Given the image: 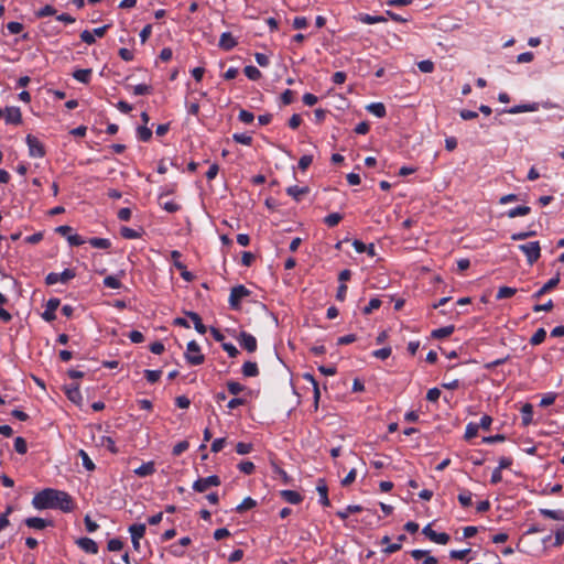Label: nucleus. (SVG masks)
I'll use <instances>...</instances> for the list:
<instances>
[{"instance_id": "f257e3e1", "label": "nucleus", "mask_w": 564, "mask_h": 564, "mask_svg": "<svg viewBox=\"0 0 564 564\" xmlns=\"http://www.w3.org/2000/svg\"><path fill=\"white\" fill-rule=\"evenodd\" d=\"M35 509H59L63 512H70L74 510V501L70 495L65 491L46 488L37 492L32 500Z\"/></svg>"}, {"instance_id": "f03ea898", "label": "nucleus", "mask_w": 564, "mask_h": 564, "mask_svg": "<svg viewBox=\"0 0 564 564\" xmlns=\"http://www.w3.org/2000/svg\"><path fill=\"white\" fill-rule=\"evenodd\" d=\"M185 359L192 366H198L205 361V356L200 352V347L195 340L187 344Z\"/></svg>"}, {"instance_id": "7ed1b4c3", "label": "nucleus", "mask_w": 564, "mask_h": 564, "mask_svg": "<svg viewBox=\"0 0 564 564\" xmlns=\"http://www.w3.org/2000/svg\"><path fill=\"white\" fill-rule=\"evenodd\" d=\"M519 249L525 254L527 261L530 265L535 263L541 256V247L539 241H531L524 245H520Z\"/></svg>"}, {"instance_id": "20e7f679", "label": "nucleus", "mask_w": 564, "mask_h": 564, "mask_svg": "<svg viewBox=\"0 0 564 564\" xmlns=\"http://www.w3.org/2000/svg\"><path fill=\"white\" fill-rule=\"evenodd\" d=\"M250 295V291L243 285L234 286L230 291L229 295V305L234 310H238L240 307V302L243 297Z\"/></svg>"}, {"instance_id": "39448f33", "label": "nucleus", "mask_w": 564, "mask_h": 564, "mask_svg": "<svg viewBox=\"0 0 564 564\" xmlns=\"http://www.w3.org/2000/svg\"><path fill=\"white\" fill-rule=\"evenodd\" d=\"M75 275H76V273H75L74 270L65 269L61 273H56V272L48 273L46 275V278H45V282H46L47 285H53V284H56L58 282L66 283L69 280L74 279Z\"/></svg>"}, {"instance_id": "423d86ee", "label": "nucleus", "mask_w": 564, "mask_h": 564, "mask_svg": "<svg viewBox=\"0 0 564 564\" xmlns=\"http://www.w3.org/2000/svg\"><path fill=\"white\" fill-rule=\"evenodd\" d=\"M25 141L29 148L30 156L43 158L45 155L44 145L36 137L28 134Z\"/></svg>"}, {"instance_id": "0eeeda50", "label": "nucleus", "mask_w": 564, "mask_h": 564, "mask_svg": "<svg viewBox=\"0 0 564 564\" xmlns=\"http://www.w3.org/2000/svg\"><path fill=\"white\" fill-rule=\"evenodd\" d=\"M220 485V478L216 475H212V476H208V477H205V478H198L194 484H193V489L197 492H204L206 491L209 487H217Z\"/></svg>"}, {"instance_id": "6e6552de", "label": "nucleus", "mask_w": 564, "mask_h": 564, "mask_svg": "<svg viewBox=\"0 0 564 564\" xmlns=\"http://www.w3.org/2000/svg\"><path fill=\"white\" fill-rule=\"evenodd\" d=\"M422 533L432 542L445 545L449 542V535L445 532L437 533L434 531L431 527V524H427L423 528Z\"/></svg>"}, {"instance_id": "1a4fd4ad", "label": "nucleus", "mask_w": 564, "mask_h": 564, "mask_svg": "<svg viewBox=\"0 0 564 564\" xmlns=\"http://www.w3.org/2000/svg\"><path fill=\"white\" fill-rule=\"evenodd\" d=\"M61 302L56 297H52L46 302L45 310L42 313V318L46 322H53L56 318L55 311L58 308Z\"/></svg>"}, {"instance_id": "9d476101", "label": "nucleus", "mask_w": 564, "mask_h": 564, "mask_svg": "<svg viewBox=\"0 0 564 564\" xmlns=\"http://www.w3.org/2000/svg\"><path fill=\"white\" fill-rule=\"evenodd\" d=\"M238 341L240 346L249 352H253L257 349L256 337L247 332H241L239 334Z\"/></svg>"}, {"instance_id": "9b49d317", "label": "nucleus", "mask_w": 564, "mask_h": 564, "mask_svg": "<svg viewBox=\"0 0 564 564\" xmlns=\"http://www.w3.org/2000/svg\"><path fill=\"white\" fill-rule=\"evenodd\" d=\"M145 529H147L145 524H143V523L132 524L129 527V532L131 534L132 544H133V547L137 550L139 549L140 539H142L145 533Z\"/></svg>"}, {"instance_id": "f8f14e48", "label": "nucleus", "mask_w": 564, "mask_h": 564, "mask_svg": "<svg viewBox=\"0 0 564 564\" xmlns=\"http://www.w3.org/2000/svg\"><path fill=\"white\" fill-rule=\"evenodd\" d=\"M218 45L224 51H231L237 45V41L230 32H224L220 35Z\"/></svg>"}, {"instance_id": "ddd939ff", "label": "nucleus", "mask_w": 564, "mask_h": 564, "mask_svg": "<svg viewBox=\"0 0 564 564\" xmlns=\"http://www.w3.org/2000/svg\"><path fill=\"white\" fill-rule=\"evenodd\" d=\"M77 545L83 551H85L86 553H89V554H97L98 553V545H97V543L94 540L89 539V538H80L77 541Z\"/></svg>"}, {"instance_id": "4468645a", "label": "nucleus", "mask_w": 564, "mask_h": 564, "mask_svg": "<svg viewBox=\"0 0 564 564\" xmlns=\"http://www.w3.org/2000/svg\"><path fill=\"white\" fill-rule=\"evenodd\" d=\"M560 283V274H556L554 278L550 279L539 291H536L532 297L534 300H539L543 294L556 288Z\"/></svg>"}, {"instance_id": "2eb2a0df", "label": "nucleus", "mask_w": 564, "mask_h": 564, "mask_svg": "<svg viewBox=\"0 0 564 564\" xmlns=\"http://www.w3.org/2000/svg\"><path fill=\"white\" fill-rule=\"evenodd\" d=\"M4 118L7 123L19 124L22 120L21 111L17 107L6 108Z\"/></svg>"}, {"instance_id": "dca6fc26", "label": "nucleus", "mask_w": 564, "mask_h": 564, "mask_svg": "<svg viewBox=\"0 0 564 564\" xmlns=\"http://www.w3.org/2000/svg\"><path fill=\"white\" fill-rule=\"evenodd\" d=\"M316 489L319 495V502L324 507H328L330 505V501L328 499V488L324 479H318Z\"/></svg>"}, {"instance_id": "f3484780", "label": "nucleus", "mask_w": 564, "mask_h": 564, "mask_svg": "<svg viewBox=\"0 0 564 564\" xmlns=\"http://www.w3.org/2000/svg\"><path fill=\"white\" fill-rule=\"evenodd\" d=\"M67 398L75 404L80 405L83 397L78 386H69L66 388Z\"/></svg>"}, {"instance_id": "a211bd4d", "label": "nucleus", "mask_w": 564, "mask_h": 564, "mask_svg": "<svg viewBox=\"0 0 564 564\" xmlns=\"http://www.w3.org/2000/svg\"><path fill=\"white\" fill-rule=\"evenodd\" d=\"M25 524L29 527V528H32V529H36V530H43L45 529L47 525H51L52 522L51 521H46L42 518H37V517H31V518H28L25 520Z\"/></svg>"}, {"instance_id": "6ab92c4d", "label": "nucleus", "mask_w": 564, "mask_h": 564, "mask_svg": "<svg viewBox=\"0 0 564 564\" xmlns=\"http://www.w3.org/2000/svg\"><path fill=\"white\" fill-rule=\"evenodd\" d=\"M310 192L307 186L300 187L297 185L289 186L286 188V193L289 196L294 198L296 202L301 200L303 195H306Z\"/></svg>"}, {"instance_id": "aec40b11", "label": "nucleus", "mask_w": 564, "mask_h": 564, "mask_svg": "<svg viewBox=\"0 0 564 564\" xmlns=\"http://www.w3.org/2000/svg\"><path fill=\"white\" fill-rule=\"evenodd\" d=\"M155 473V465L153 462L143 463L134 469V474L139 477H147Z\"/></svg>"}, {"instance_id": "412c9836", "label": "nucleus", "mask_w": 564, "mask_h": 564, "mask_svg": "<svg viewBox=\"0 0 564 564\" xmlns=\"http://www.w3.org/2000/svg\"><path fill=\"white\" fill-rule=\"evenodd\" d=\"M357 20L365 24H376L387 21V19L383 15H371L368 13H360Z\"/></svg>"}, {"instance_id": "4be33fe9", "label": "nucleus", "mask_w": 564, "mask_h": 564, "mask_svg": "<svg viewBox=\"0 0 564 564\" xmlns=\"http://www.w3.org/2000/svg\"><path fill=\"white\" fill-rule=\"evenodd\" d=\"M539 512L544 518L553 519L556 521H564V511L563 510H551V509L541 508V509H539Z\"/></svg>"}, {"instance_id": "5701e85b", "label": "nucleus", "mask_w": 564, "mask_h": 564, "mask_svg": "<svg viewBox=\"0 0 564 564\" xmlns=\"http://www.w3.org/2000/svg\"><path fill=\"white\" fill-rule=\"evenodd\" d=\"M187 317L194 323L195 329L204 335L207 332V327L203 324L200 316L195 312H186Z\"/></svg>"}, {"instance_id": "b1692460", "label": "nucleus", "mask_w": 564, "mask_h": 564, "mask_svg": "<svg viewBox=\"0 0 564 564\" xmlns=\"http://www.w3.org/2000/svg\"><path fill=\"white\" fill-rule=\"evenodd\" d=\"M281 497L289 503L297 505L302 501V496L294 490H282Z\"/></svg>"}, {"instance_id": "393cba45", "label": "nucleus", "mask_w": 564, "mask_h": 564, "mask_svg": "<svg viewBox=\"0 0 564 564\" xmlns=\"http://www.w3.org/2000/svg\"><path fill=\"white\" fill-rule=\"evenodd\" d=\"M532 417H533V406L530 403H525L521 409L522 424L524 426H528L529 424L532 423Z\"/></svg>"}, {"instance_id": "a878e982", "label": "nucleus", "mask_w": 564, "mask_h": 564, "mask_svg": "<svg viewBox=\"0 0 564 564\" xmlns=\"http://www.w3.org/2000/svg\"><path fill=\"white\" fill-rule=\"evenodd\" d=\"M538 110V106L535 104H527V105H518L509 108L507 110L508 113L516 115L520 112H529Z\"/></svg>"}, {"instance_id": "bb28decb", "label": "nucleus", "mask_w": 564, "mask_h": 564, "mask_svg": "<svg viewBox=\"0 0 564 564\" xmlns=\"http://www.w3.org/2000/svg\"><path fill=\"white\" fill-rule=\"evenodd\" d=\"M241 370L245 377H257L259 375L258 365L253 361H246Z\"/></svg>"}, {"instance_id": "cd10ccee", "label": "nucleus", "mask_w": 564, "mask_h": 564, "mask_svg": "<svg viewBox=\"0 0 564 564\" xmlns=\"http://www.w3.org/2000/svg\"><path fill=\"white\" fill-rule=\"evenodd\" d=\"M367 110L378 118H383L387 113L386 107L382 102H373L367 107Z\"/></svg>"}, {"instance_id": "c85d7f7f", "label": "nucleus", "mask_w": 564, "mask_h": 564, "mask_svg": "<svg viewBox=\"0 0 564 564\" xmlns=\"http://www.w3.org/2000/svg\"><path fill=\"white\" fill-rule=\"evenodd\" d=\"M454 330H455L454 325L441 327V328L434 329L432 332V337L435 339L445 338V337L452 335L454 333Z\"/></svg>"}, {"instance_id": "c756f323", "label": "nucleus", "mask_w": 564, "mask_h": 564, "mask_svg": "<svg viewBox=\"0 0 564 564\" xmlns=\"http://www.w3.org/2000/svg\"><path fill=\"white\" fill-rule=\"evenodd\" d=\"M89 245L97 249H109L111 241L107 238L93 237L88 240Z\"/></svg>"}, {"instance_id": "7c9ffc66", "label": "nucleus", "mask_w": 564, "mask_h": 564, "mask_svg": "<svg viewBox=\"0 0 564 564\" xmlns=\"http://www.w3.org/2000/svg\"><path fill=\"white\" fill-rule=\"evenodd\" d=\"M362 510V507L359 505H349L344 510H339L336 512L337 517H339L341 520H346L350 513H357Z\"/></svg>"}, {"instance_id": "2f4dec72", "label": "nucleus", "mask_w": 564, "mask_h": 564, "mask_svg": "<svg viewBox=\"0 0 564 564\" xmlns=\"http://www.w3.org/2000/svg\"><path fill=\"white\" fill-rule=\"evenodd\" d=\"M531 208L529 206H517L514 208H511L507 212V216L509 218H516L520 216H525L530 214Z\"/></svg>"}, {"instance_id": "473e14b6", "label": "nucleus", "mask_w": 564, "mask_h": 564, "mask_svg": "<svg viewBox=\"0 0 564 564\" xmlns=\"http://www.w3.org/2000/svg\"><path fill=\"white\" fill-rule=\"evenodd\" d=\"M90 76H91V69H89V68H87V69H77L73 74V77L76 80H78V82H80L83 84L89 83Z\"/></svg>"}, {"instance_id": "72a5a7b5", "label": "nucleus", "mask_w": 564, "mask_h": 564, "mask_svg": "<svg viewBox=\"0 0 564 564\" xmlns=\"http://www.w3.org/2000/svg\"><path fill=\"white\" fill-rule=\"evenodd\" d=\"M516 293H517V289H514V288L501 286V288H499V290L497 292L496 299L497 300L509 299V297L513 296Z\"/></svg>"}, {"instance_id": "f704fd0d", "label": "nucleus", "mask_w": 564, "mask_h": 564, "mask_svg": "<svg viewBox=\"0 0 564 564\" xmlns=\"http://www.w3.org/2000/svg\"><path fill=\"white\" fill-rule=\"evenodd\" d=\"M546 337V330L544 328H539L530 338V344L533 346H538L544 341Z\"/></svg>"}, {"instance_id": "c9c22d12", "label": "nucleus", "mask_w": 564, "mask_h": 564, "mask_svg": "<svg viewBox=\"0 0 564 564\" xmlns=\"http://www.w3.org/2000/svg\"><path fill=\"white\" fill-rule=\"evenodd\" d=\"M256 505H257L256 500H253L252 498L248 497V498H245L242 500V502L236 507V511L239 512V513H242V512H245L247 510L252 509L253 507H256Z\"/></svg>"}, {"instance_id": "e433bc0d", "label": "nucleus", "mask_w": 564, "mask_h": 564, "mask_svg": "<svg viewBox=\"0 0 564 564\" xmlns=\"http://www.w3.org/2000/svg\"><path fill=\"white\" fill-rule=\"evenodd\" d=\"M243 72H245V75L251 80H258L261 78V75H262L261 72L256 66H252V65L246 66Z\"/></svg>"}, {"instance_id": "4c0bfd02", "label": "nucleus", "mask_w": 564, "mask_h": 564, "mask_svg": "<svg viewBox=\"0 0 564 564\" xmlns=\"http://www.w3.org/2000/svg\"><path fill=\"white\" fill-rule=\"evenodd\" d=\"M137 135L140 141L148 142L152 137V131L147 126H140L137 129Z\"/></svg>"}, {"instance_id": "58836bf2", "label": "nucleus", "mask_w": 564, "mask_h": 564, "mask_svg": "<svg viewBox=\"0 0 564 564\" xmlns=\"http://www.w3.org/2000/svg\"><path fill=\"white\" fill-rule=\"evenodd\" d=\"M471 497L473 494L469 490H462L460 494L458 495V501L462 505V507L467 508L471 506Z\"/></svg>"}, {"instance_id": "ea45409f", "label": "nucleus", "mask_w": 564, "mask_h": 564, "mask_svg": "<svg viewBox=\"0 0 564 564\" xmlns=\"http://www.w3.org/2000/svg\"><path fill=\"white\" fill-rule=\"evenodd\" d=\"M343 219V215L339 214V213H332L329 215H327L325 218H324V223L328 226V227H335L339 224V221Z\"/></svg>"}, {"instance_id": "a19ab883", "label": "nucleus", "mask_w": 564, "mask_h": 564, "mask_svg": "<svg viewBox=\"0 0 564 564\" xmlns=\"http://www.w3.org/2000/svg\"><path fill=\"white\" fill-rule=\"evenodd\" d=\"M78 455L80 456L82 458V462H83V466L91 471L95 469V464L93 463V460L90 459V457L88 456V454L84 451V449H80Z\"/></svg>"}, {"instance_id": "79ce46f5", "label": "nucleus", "mask_w": 564, "mask_h": 564, "mask_svg": "<svg viewBox=\"0 0 564 564\" xmlns=\"http://www.w3.org/2000/svg\"><path fill=\"white\" fill-rule=\"evenodd\" d=\"M234 141L243 145H251L252 137L247 133H235L232 135Z\"/></svg>"}, {"instance_id": "37998d69", "label": "nucleus", "mask_w": 564, "mask_h": 564, "mask_svg": "<svg viewBox=\"0 0 564 564\" xmlns=\"http://www.w3.org/2000/svg\"><path fill=\"white\" fill-rule=\"evenodd\" d=\"M151 91L152 87L150 85L139 84L133 86V95L135 96L149 95Z\"/></svg>"}, {"instance_id": "c03bdc74", "label": "nucleus", "mask_w": 564, "mask_h": 564, "mask_svg": "<svg viewBox=\"0 0 564 564\" xmlns=\"http://www.w3.org/2000/svg\"><path fill=\"white\" fill-rule=\"evenodd\" d=\"M101 446L106 447L111 453L116 454L118 453V448L116 446L115 441L109 436L101 437Z\"/></svg>"}, {"instance_id": "a18cd8bd", "label": "nucleus", "mask_w": 564, "mask_h": 564, "mask_svg": "<svg viewBox=\"0 0 564 564\" xmlns=\"http://www.w3.org/2000/svg\"><path fill=\"white\" fill-rule=\"evenodd\" d=\"M14 449L19 453V454H25L26 451H28V445H26V442L23 437L21 436H18L15 440H14Z\"/></svg>"}, {"instance_id": "49530a36", "label": "nucleus", "mask_w": 564, "mask_h": 564, "mask_svg": "<svg viewBox=\"0 0 564 564\" xmlns=\"http://www.w3.org/2000/svg\"><path fill=\"white\" fill-rule=\"evenodd\" d=\"M181 257H182V254H181V252H180V251H177V250H173V251L171 252V259H172V261H173V265H174L178 271H180V270L185 269V264H184L183 262H181V260H180V259H181Z\"/></svg>"}, {"instance_id": "de8ad7c7", "label": "nucleus", "mask_w": 564, "mask_h": 564, "mask_svg": "<svg viewBox=\"0 0 564 564\" xmlns=\"http://www.w3.org/2000/svg\"><path fill=\"white\" fill-rule=\"evenodd\" d=\"M254 464L252 462H249V460H246V462H241L239 465H238V469L246 474V475H250L254 471Z\"/></svg>"}, {"instance_id": "09e8293b", "label": "nucleus", "mask_w": 564, "mask_h": 564, "mask_svg": "<svg viewBox=\"0 0 564 564\" xmlns=\"http://www.w3.org/2000/svg\"><path fill=\"white\" fill-rule=\"evenodd\" d=\"M188 447H189V443L187 441H181L174 445L172 453L174 456H180L182 453L187 451Z\"/></svg>"}, {"instance_id": "8fccbe9b", "label": "nucleus", "mask_w": 564, "mask_h": 564, "mask_svg": "<svg viewBox=\"0 0 564 564\" xmlns=\"http://www.w3.org/2000/svg\"><path fill=\"white\" fill-rule=\"evenodd\" d=\"M56 13V9L50 4L44 6L39 11H36L35 15L37 18L54 15Z\"/></svg>"}, {"instance_id": "3c124183", "label": "nucleus", "mask_w": 564, "mask_h": 564, "mask_svg": "<svg viewBox=\"0 0 564 564\" xmlns=\"http://www.w3.org/2000/svg\"><path fill=\"white\" fill-rule=\"evenodd\" d=\"M227 388H228V391L234 395H237L245 390V387L241 383L236 382V381H229L227 383Z\"/></svg>"}, {"instance_id": "603ef678", "label": "nucleus", "mask_w": 564, "mask_h": 564, "mask_svg": "<svg viewBox=\"0 0 564 564\" xmlns=\"http://www.w3.org/2000/svg\"><path fill=\"white\" fill-rule=\"evenodd\" d=\"M417 67L422 73H432L434 70V63L430 59H424L417 63Z\"/></svg>"}, {"instance_id": "864d4df0", "label": "nucleus", "mask_w": 564, "mask_h": 564, "mask_svg": "<svg viewBox=\"0 0 564 564\" xmlns=\"http://www.w3.org/2000/svg\"><path fill=\"white\" fill-rule=\"evenodd\" d=\"M104 284L110 289H119L121 286V282L113 275H108L104 279Z\"/></svg>"}, {"instance_id": "5fc2aeb1", "label": "nucleus", "mask_w": 564, "mask_h": 564, "mask_svg": "<svg viewBox=\"0 0 564 564\" xmlns=\"http://www.w3.org/2000/svg\"><path fill=\"white\" fill-rule=\"evenodd\" d=\"M161 370H145L144 376L150 383H155L161 378Z\"/></svg>"}, {"instance_id": "6e6d98bb", "label": "nucleus", "mask_w": 564, "mask_h": 564, "mask_svg": "<svg viewBox=\"0 0 564 564\" xmlns=\"http://www.w3.org/2000/svg\"><path fill=\"white\" fill-rule=\"evenodd\" d=\"M478 434V425L475 423H468L465 431V438L471 440Z\"/></svg>"}, {"instance_id": "4d7b16f0", "label": "nucleus", "mask_w": 564, "mask_h": 564, "mask_svg": "<svg viewBox=\"0 0 564 564\" xmlns=\"http://www.w3.org/2000/svg\"><path fill=\"white\" fill-rule=\"evenodd\" d=\"M381 305V301L379 299H371L368 303V305H366L364 307V314L368 315L370 313H372V311L379 308Z\"/></svg>"}, {"instance_id": "13d9d810", "label": "nucleus", "mask_w": 564, "mask_h": 564, "mask_svg": "<svg viewBox=\"0 0 564 564\" xmlns=\"http://www.w3.org/2000/svg\"><path fill=\"white\" fill-rule=\"evenodd\" d=\"M238 118L241 122H243L246 124H249L254 120L253 113L248 110H245V109L240 110Z\"/></svg>"}, {"instance_id": "bf43d9fd", "label": "nucleus", "mask_w": 564, "mask_h": 564, "mask_svg": "<svg viewBox=\"0 0 564 564\" xmlns=\"http://www.w3.org/2000/svg\"><path fill=\"white\" fill-rule=\"evenodd\" d=\"M120 232L121 236L126 239H137L140 237V234L138 231L129 227H122Z\"/></svg>"}, {"instance_id": "052dcab7", "label": "nucleus", "mask_w": 564, "mask_h": 564, "mask_svg": "<svg viewBox=\"0 0 564 564\" xmlns=\"http://www.w3.org/2000/svg\"><path fill=\"white\" fill-rule=\"evenodd\" d=\"M251 451H252V444H250V443L239 442V443L236 445V452H237L239 455H246V454H249Z\"/></svg>"}, {"instance_id": "680f3d73", "label": "nucleus", "mask_w": 564, "mask_h": 564, "mask_svg": "<svg viewBox=\"0 0 564 564\" xmlns=\"http://www.w3.org/2000/svg\"><path fill=\"white\" fill-rule=\"evenodd\" d=\"M391 355V348L390 347H383L381 349H377L375 351H372V356L378 358V359H387L389 358Z\"/></svg>"}, {"instance_id": "e2e57ef3", "label": "nucleus", "mask_w": 564, "mask_h": 564, "mask_svg": "<svg viewBox=\"0 0 564 564\" xmlns=\"http://www.w3.org/2000/svg\"><path fill=\"white\" fill-rule=\"evenodd\" d=\"M223 349L229 355V357L235 358L239 355V350L231 343H223Z\"/></svg>"}, {"instance_id": "0e129e2a", "label": "nucleus", "mask_w": 564, "mask_h": 564, "mask_svg": "<svg viewBox=\"0 0 564 564\" xmlns=\"http://www.w3.org/2000/svg\"><path fill=\"white\" fill-rule=\"evenodd\" d=\"M67 241L70 246H82L86 242V240L77 234H70L67 236Z\"/></svg>"}, {"instance_id": "69168bd1", "label": "nucleus", "mask_w": 564, "mask_h": 564, "mask_svg": "<svg viewBox=\"0 0 564 564\" xmlns=\"http://www.w3.org/2000/svg\"><path fill=\"white\" fill-rule=\"evenodd\" d=\"M107 547L111 552H118V551L122 550L123 543L119 539H111L108 541Z\"/></svg>"}, {"instance_id": "338daca9", "label": "nucleus", "mask_w": 564, "mask_h": 564, "mask_svg": "<svg viewBox=\"0 0 564 564\" xmlns=\"http://www.w3.org/2000/svg\"><path fill=\"white\" fill-rule=\"evenodd\" d=\"M308 25V20L305 17H295L293 20V28L296 30L305 29Z\"/></svg>"}, {"instance_id": "774afa93", "label": "nucleus", "mask_w": 564, "mask_h": 564, "mask_svg": "<svg viewBox=\"0 0 564 564\" xmlns=\"http://www.w3.org/2000/svg\"><path fill=\"white\" fill-rule=\"evenodd\" d=\"M564 542V525H561L555 531L554 546H560Z\"/></svg>"}]
</instances>
